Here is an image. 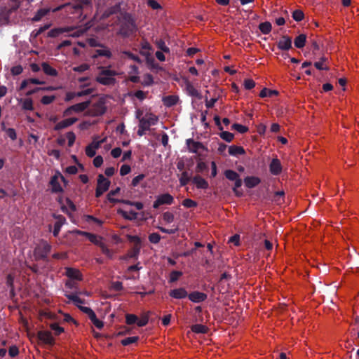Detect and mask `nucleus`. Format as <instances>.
Returning a JSON list of instances; mask_svg holds the SVG:
<instances>
[{"label": "nucleus", "instance_id": "nucleus-1", "mask_svg": "<svg viewBox=\"0 0 359 359\" xmlns=\"http://www.w3.org/2000/svg\"><path fill=\"white\" fill-rule=\"evenodd\" d=\"M100 72L95 78V81L104 86H114L116 82V76L118 73L116 70L109 69V68L100 66L98 67Z\"/></svg>", "mask_w": 359, "mask_h": 359}, {"label": "nucleus", "instance_id": "nucleus-2", "mask_svg": "<svg viewBox=\"0 0 359 359\" xmlns=\"http://www.w3.org/2000/svg\"><path fill=\"white\" fill-rule=\"evenodd\" d=\"M135 20L130 13H125L120 25L119 34L123 37H128L136 32Z\"/></svg>", "mask_w": 359, "mask_h": 359}, {"label": "nucleus", "instance_id": "nucleus-3", "mask_svg": "<svg viewBox=\"0 0 359 359\" xmlns=\"http://www.w3.org/2000/svg\"><path fill=\"white\" fill-rule=\"evenodd\" d=\"M51 250V245L47 241H42L34 250V256L36 260H46L48 255Z\"/></svg>", "mask_w": 359, "mask_h": 359}, {"label": "nucleus", "instance_id": "nucleus-4", "mask_svg": "<svg viewBox=\"0 0 359 359\" xmlns=\"http://www.w3.org/2000/svg\"><path fill=\"white\" fill-rule=\"evenodd\" d=\"M174 202L173 196L168 194H160L156 197V201L153 203V208L158 209L161 205H171Z\"/></svg>", "mask_w": 359, "mask_h": 359}, {"label": "nucleus", "instance_id": "nucleus-5", "mask_svg": "<svg viewBox=\"0 0 359 359\" xmlns=\"http://www.w3.org/2000/svg\"><path fill=\"white\" fill-rule=\"evenodd\" d=\"M107 111V107L103 100H99L93 104L90 113L93 116H99L103 115Z\"/></svg>", "mask_w": 359, "mask_h": 359}, {"label": "nucleus", "instance_id": "nucleus-6", "mask_svg": "<svg viewBox=\"0 0 359 359\" xmlns=\"http://www.w3.org/2000/svg\"><path fill=\"white\" fill-rule=\"evenodd\" d=\"M186 144L188 148V151L191 153L197 154L200 149L205 150V146L200 142H196L193 139H187L186 140Z\"/></svg>", "mask_w": 359, "mask_h": 359}, {"label": "nucleus", "instance_id": "nucleus-7", "mask_svg": "<svg viewBox=\"0 0 359 359\" xmlns=\"http://www.w3.org/2000/svg\"><path fill=\"white\" fill-rule=\"evenodd\" d=\"M60 172L57 171L55 174L51 177L50 180V185L51 186V191L53 193H62L63 189L59 183Z\"/></svg>", "mask_w": 359, "mask_h": 359}, {"label": "nucleus", "instance_id": "nucleus-8", "mask_svg": "<svg viewBox=\"0 0 359 359\" xmlns=\"http://www.w3.org/2000/svg\"><path fill=\"white\" fill-rule=\"evenodd\" d=\"M154 48L152 46L146 39H142L140 43L139 53L141 55L147 57L150 55H152Z\"/></svg>", "mask_w": 359, "mask_h": 359}, {"label": "nucleus", "instance_id": "nucleus-9", "mask_svg": "<svg viewBox=\"0 0 359 359\" xmlns=\"http://www.w3.org/2000/svg\"><path fill=\"white\" fill-rule=\"evenodd\" d=\"M53 217L57 220L54 224V229L53 231V234L55 237H57L60 233L62 226L66 223V219L62 215L53 214Z\"/></svg>", "mask_w": 359, "mask_h": 359}, {"label": "nucleus", "instance_id": "nucleus-10", "mask_svg": "<svg viewBox=\"0 0 359 359\" xmlns=\"http://www.w3.org/2000/svg\"><path fill=\"white\" fill-rule=\"evenodd\" d=\"M38 339L46 344L50 346L54 345L55 340L52 336V334L49 331H39L37 334Z\"/></svg>", "mask_w": 359, "mask_h": 359}, {"label": "nucleus", "instance_id": "nucleus-11", "mask_svg": "<svg viewBox=\"0 0 359 359\" xmlns=\"http://www.w3.org/2000/svg\"><path fill=\"white\" fill-rule=\"evenodd\" d=\"M283 170L280 161L277 158H273L269 164V171L273 175H278Z\"/></svg>", "mask_w": 359, "mask_h": 359}, {"label": "nucleus", "instance_id": "nucleus-12", "mask_svg": "<svg viewBox=\"0 0 359 359\" xmlns=\"http://www.w3.org/2000/svg\"><path fill=\"white\" fill-rule=\"evenodd\" d=\"M278 49L281 50H288L292 48V39L291 37L283 35L281 36L279 41L277 43Z\"/></svg>", "mask_w": 359, "mask_h": 359}, {"label": "nucleus", "instance_id": "nucleus-13", "mask_svg": "<svg viewBox=\"0 0 359 359\" xmlns=\"http://www.w3.org/2000/svg\"><path fill=\"white\" fill-rule=\"evenodd\" d=\"M208 296L205 293L194 291L188 294L189 299L194 303H201L204 302L207 299Z\"/></svg>", "mask_w": 359, "mask_h": 359}, {"label": "nucleus", "instance_id": "nucleus-14", "mask_svg": "<svg viewBox=\"0 0 359 359\" xmlns=\"http://www.w3.org/2000/svg\"><path fill=\"white\" fill-rule=\"evenodd\" d=\"M184 82L186 90H187V93L189 94V95H190L191 97H196V98L201 97V93H199V91L194 88V85L189 81V79H187V78H184Z\"/></svg>", "mask_w": 359, "mask_h": 359}, {"label": "nucleus", "instance_id": "nucleus-15", "mask_svg": "<svg viewBox=\"0 0 359 359\" xmlns=\"http://www.w3.org/2000/svg\"><path fill=\"white\" fill-rule=\"evenodd\" d=\"M77 121H78V118H75V117L66 118L65 120L61 121L58 123H57L54 127V130H60L63 128H67V127L73 125L74 123H75Z\"/></svg>", "mask_w": 359, "mask_h": 359}, {"label": "nucleus", "instance_id": "nucleus-16", "mask_svg": "<svg viewBox=\"0 0 359 359\" xmlns=\"http://www.w3.org/2000/svg\"><path fill=\"white\" fill-rule=\"evenodd\" d=\"M169 295L172 298L182 299L188 297V292L184 287H180L171 290L169 292Z\"/></svg>", "mask_w": 359, "mask_h": 359}, {"label": "nucleus", "instance_id": "nucleus-17", "mask_svg": "<svg viewBox=\"0 0 359 359\" xmlns=\"http://www.w3.org/2000/svg\"><path fill=\"white\" fill-rule=\"evenodd\" d=\"M192 182L199 189H207L209 187L208 182L200 175L194 176L192 178Z\"/></svg>", "mask_w": 359, "mask_h": 359}, {"label": "nucleus", "instance_id": "nucleus-18", "mask_svg": "<svg viewBox=\"0 0 359 359\" xmlns=\"http://www.w3.org/2000/svg\"><path fill=\"white\" fill-rule=\"evenodd\" d=\"M102 49H96L94 51L93 55H92L93 59H96L98 57H105L107 58H111L112 57V53L111 50L105 47H102Z\"/></svg>", "mask_w": 359, "mask_h": 359}, {"label": "nucleus", "instance_id": "nucleus-19", "mask_svg": "<svg viewBox=\"0 0 359 359\" xmlns=\"http://www.w3.org/2000/svg\"><path fill=\"white\" fill-rule=\"evenodd\" d=\"M72 7L76 11L90 9L92 7L91 0H78Z\"/></svg>", "mask_w": 359, "mask_h": 359}, {"label": "nucleus", "instance_id": "nucleus-20", "mask_svg": "<svg viewBox=\"0 0 359 359\" xmlns=\"http://www.w3.org/2000/svg\"><path fill=\"white\" fill-rule=\"evenodd\" d=\"M65 274L68 278H69L71 279L78 280H82V274L78 269L71 268V267H67V268H66Z\"/></svg>", "mask_w": 359, "mask_h": 359}, {"label": "nucleus", "instance_id": "nucleus-21", "mask_svg": "<svg viewBox=\"0 0 359 359\" xmlns=\"http://www.w3.org/2000/svg\"><path fill=\"white\" fill-rule=\"evenodd\" d=\"M110 186V181L105 178L102 174H100L97 177V187L100 188L102 191H106L109 189Z\"/></svg>", "mask_w": 359, "mask_h": 359}, {"label": "nucleus", "instance_id": "nucleus-22", "mask_svg": "<svg viewBox=\"0 0 359 359\" xmlns=\"http://www.w3.org/2000/svg\"><path fill=\"white\" fill-rule=\"evenodd\" d=\"M261 182L258 177L248 176L244 179V183L248 188L252 189L257 186Z\"/></svg>", "mask_w": 359, "mask_h": 359}, {"label": "nucleus", "instance_id": "nucleus-23", "mask_svg": "<svg viewBox=\"0 0 359 359\" xmlns=\"http://www.w3.org/2000/svg\"><path fill=\"white\" fill-rule=\"evenodd\" d=\"M162 101L163 104L167 107H171L175 105L178 101L179 97L177 95H168L163 97Z\"/></svg>", "mask_w": 359, "mask_h": 359}, {"label": "nucleus", "instance_id": "nucleus-24", "mask_svg": "<svg viewBox=\"0 0 359 359\" xmlns=\"http://www.w3.org/2000/svg\"><path fill=\"white\" fill-rule=\"evenodd\" d=\"M150 126L146 123L144 120V117L140 118V122L138 125L137 135L140 137L145 135L146 132L149 130Z\"/></svg>", "mask_w": 359, "mask_h": 359}, {"label": "nucleus", "instance_id": "nucleus-25", "mask_svg": "<svg viewBox=\"0 0 359 359\" xmlns=\"http://www.w3.org/2000/svg\"><path fill=\"white\" fill-rule=\"evenodd\" d=\"M41 69L43 71V72L48 75L51 76H57L58 74L57 71L52 67L47 62H42L41 64Z\"/></svg>", "mask_w": 359, "mask_h": 359}, {"label": "nucleus", "instance_id": "nucleus-26", "mask_svg": "<svg viewBox=\"0 0 359 359\" xmlns=\"http://www.w3.org/2000/svg\"><path fill=\"white\" fill-rule=\"evenodd\" d=\"M229 154L232 156H237L245 154V151L241 146L231 145L229 147Z\"/></svg>", "mask_w": 359, "mask_h": 359}, {"label": "nucleus", "instance_id": "nucleus-27", "mask_svg": "<svg viewBox=\"0 0 359 359\" xmlns=\"http://www.w3.org/2000/svg\"><path fill=\"white\" fill-rule=\"evenodd\" d=\"M90 104V101H85L71 106V109L74 112H82L85 111Z\"/></svg>", "mask_w": 359, "mask_h": 359}, {"label": "nucleus", "instance_id": "nucleus-28", "mask_svg": "<svg viewBox=\"0 0 359 359\" xmlns=\"http://www.w3.org/2000/svg\"><path fill=\"white\" fill-rule=\"evenodd\" d=\"M118 213L121 215L124 219L130 221H133L137 219V213L133 210H130L129 212L123 210L121 209L118 210Z\"/></svg>", "mask_w": 359, "mask_h": 359}, {"label": "nucleus", "instance_id": "nucleus-29", "mask_svg": "<svg viewBox=\"0 0 359 359\" xmlns=\"http://www.w3.org/2000/svg\"><path fill=\"white\" fill-rule=\"evenodd\" d=\"M50 11V8H40L37 11L34 16L32 18V22H39L43 17L46 15Z\"/></svg>", "mask_w": 359, "mask_h": 359}, {"label": "nucleus", "instance_id": "nucleus-30", "mask_svg": "<svg viewBox=\"0 0 359 359\" xmlns=\"http://www.w3.org/2000/svg\"><path fill=\"white\" fill-rule=\"evenodd\" d=\"M306 41V35L304 34H301L294 39V46L297 48H302L305 46Z\"/></svg>", "mask_w": 359, "mask_h": 359}, {"label": "nucleus", "instance_id": "nucleus-31", "mask_svg": "<svg viewBox=\"0 0 359 359\" xmlns=\"http://www.w3.org/2000/svg\"><path fill=\"white\" fill-rule=\"evenodd\" d=\"M65 297L71 300L75 306H76L78 308L79 306H81L82 304L85 303V300L81 299L77 294H65Z\"/></svg>", "mask_w": 359, "mask_h": 359}, {"label": "nucleus", "instance_id": "nucleus-32", "mask_svg": "<svg viewBox=\"0 0 359 359\" xmlns=\"http://www.w3.org/2000/svg\"><path fill=\"white\" fill-rule=\"evenodd\" d=\"M191 330L193 332L197 334H205L208 331V327L202 324L193 325L191 327Z\"/></svg>", "mask_w": 359, "mask_h": 359}, {"label": "nucleus", "instance_id": "nucleus-33", "mask_svg": "<svg viewBox=\"0 0 359 359\" xmlns=\"http://www.w3.org/2000/svg\"><path fill=\"white\" fill-rule=\"evenodd\" d=\"M20 102L22 103V109L23 110H34L33 102L30 98L20 99Z\"/></svg>", "mask_w": 359, "mask_h": 359}, {"label": "nucleus", "instance_id": "nucleus-34", "mask_svg": "<svg viewBox=\"0 0 359 359\" xmlns=\"http://www.w3.org/2000/svg\"><path fill=\"white\" fill-rule=\"evenodd\" d=\"M86 237L92 243L100 246L103 243L102 242V238L101 236H98L94 233H88Z\"/></svg>", "mask_w": 359, "mask_h": 359}, {"label": "nucleus", "instance_id": "nucleus-35", "mask_svg": "<svg viewBox=\"0 0 359 359\" xmlns=\"http://www.w3.org/2000/svg\"><path fill=\"white\" fill-rule=\"evenodd\" d=\"M271 24L268 21L262 22L259 25V29L263 34H269L271 31Z\"/></svg>", "mask_w": 359, "mask_h": 359}, {"label": "nucleus", "instance_id": "nucleus-36", "mask_svg": "<svg viewBox=\"0 0 359 359\" xmlns=\"http://www.w3.org/2000/svg\"><path fill=\"white\" fill-rule=\"evenodd\" d=\"M191 180H192L189 172L187 171H183L181 174V177L179 179L180 186H186Z\"/></svg>", "mask_w": 359, "mask_h": 359}, {"label": "nucleus", "instance_id": "nucleus-37", "mask_svg": "<svg viewBox=\"0 0 359 359\" xmlns=\"http://www.w3.org/2000/svg\"><path fill=\"white\" fill-rule=\"evenodd\" d=\"M144 120L146 121V123L149 126H154L157 123L158 121V118L157 116L150 113L147 114L146 117H144Z\"/></svg>", "mask_w": 359, "mask_h": 359}, {"label": "nucleus", "instance_id": "nucleus-38", "mask_svg": "<svg viewBox=\"0 0 359 359\" xmlns=\"http://www.w3.org/2000/svg\"><path fill=\"white\" fill-rule=\"evenodd\" d=\"M278 95V92L276 90H270V89H268L266 88H264L260 93H259V96L261 97H273L274 95Z\"/></svg>", "mask_w": 359, "mask_h": 359}, {"label": "nucleus", "instance_id": "nucleus-39", "mask_svg": "<svg viewBox=\"0 0 359 359\" xmlns=\"http://www.w3.org/2000/svg\"><path fill=\"white\" fill-rule=\"evenodd\" d=\"M224 176L230 181H235L240 177L239 175L233 170H226L224 171Z\"/></svg>", "mask_w": 359, "mask_h": 359}, {"label": "nucleus", "instance_id": "nucleus-40", "mask_svg": "<svg viewBox=\"0 0 359 359\" xmlns=\"http://www.w3.org/2000/svg\"><path fill=\"white\" fill-rule=\"evenodd\" d=\"M122 54L128 57L129 59L136 62L138 64L142 63V60H141V58L137 55L133 54L130 51L124 50L122 52Z\"/></svg>", "mask_w": 359, "mask_h": 359}, {"label": "nucleus", "instance_id": "nucleus-41", "mask_svg": "<svg viewBox=\"0 0 359 359\" xmlns=\"http://www.w3.org/2000/svg\"><path fill=\"white\" fill-rule=\"evenodd\" d=\"M141 249V245H134L132 250L128 252V257L130 258H134L137 259L140 252Z\"/></svg>", "mask_w": 359, "mask_h": 359}, {"label": "nucleus", "instance_id": "nucleus-42", "mask_svg": "<svg viewBox=\"0 0 359 359\" xmlns=\"http://www.w3.org/2000/svg\"><path fill=\"white\" fill-rule=\"evenodd\" d=\"M292 17L294 19V20L297 22H300L304 18V13L302 10L297 9L292 11Z\"/></svg>", "mask_w": 359, "mask_h": 359}, {"label": "nucleus", "instance_id": "nucleus-43", "mask_svg": "<svg viewBox=\"0 0 359 359\" xmlns=\"http://www.w3.org/2000/svg\"><path fill=\"white\" fill-rule=\"evenodd\" d=\"M149 314H150V312H148L147 313L143 314L141 316L140 319L137 318V325L139 327H144V326H145L148 323V322H149Z\"/></svg>", "mask_w": 359, "mask_h": 359}, {"label": "nucleus", "instance_id": "nucleus-44", "mask_svg": "<svg viewBox=\"0 0 359 359\" xmlns=\"http://www.w3.org/2000/svg\"><path fill=\"white\" fill-rule=\"evenodd\" d=\"M234 182V187H233V191L236 196H241L243 195V192L238 190V188L241 187L243 184L242 180L239 177Z\"/></svg>", "mask_w": 359, "mask_h": 359}, {"label": "nucleus", "instance_id": "nucleus-45", "mask_svg": "<svg viewBox=\"0 0 359 359\" xmlns=\"http://www.w3.org/2000/svg\"><path fill=\"white\" fill-rule=\"evenodd\" d=\"M156 46L158 49L165 53H170V48L166 46L165 41L163 39H159L156 42Z\"/></svg>", "mask_w": 359, "mask_h": 359}, {"label": "nucleus", "instance_id": "nucleus-46", "mask_svg": "<svg viewBox=\"0 0 359 359\" xmlns=\"http://www.w3.org/2000/svg\"><path fill=\"white\" fill-rule=\"evenodd\" d=\"M219 137L224 141L231 142L234 137V135L230 132L222 131L219 133Z\"/></svg>", "mask_w": 359, "mask_h": 359}, {"label": "nucleus", "instance_id": "nucleus-47", "mask_svg": "<svg viewBox=\"0 0 359 359\" xmlns=\"http://www.w3.org/2000/svg\"><path fill=\"white\" fill-rule=\"evenodd\" d=\"M182 272L180 271H172L170 273V283H175L178 280V279L182 276Z\"/></svg>", "mask_w": 359, "mask_h": 359}, {"label": "nucleus", "instance_id": "nucleus-48", "mask_svg": "<svg viewBox=\"0 0 359 359\" xmlns=\"http://www.w3.org/2000/svg\"><path fill=\"white\" fill-rule=\"evenodd\" d=\"M231 130H235L239 133L243 134L248 131V128L239 123H233Z\"/></svg>", "mask_w": 359, "mask_h": 359}, {"label": "nucleus", "instance_id": "nucleus-49", "mask_svg": "<svg viewBox=\"0 0 359 359\" xmlns=\"http://www.w3.org/2000/svg\"><path fill=\"white\" fill-rule=\"evenodd\" d=\"M138 340H139L138 337H136V336L135 337H126V338L122 339L121 341V344L123 346H126L131 344L137 342Z\"/></svg>", "mask_w": 359, "mask_h": 359}, {"label": "nucleus", "instance_id": "nucleus-50", "mask_svg": "<svg viewBox=\"0 0 359 359\" xmlns=\"http://www.w3.org/2000/svg\"><path fill=\"white\" fill-rule=\"evenodd\" d=\"M327 60V58L325 57H321L320 61L316 62L314 63V66L316 69L319 70H328L329 68L327 67H323V63Z\"/></svg>", "mask_w": 359, "mask_h": 359}, {"label": "nucleus", "instance_id": "nucleus-51", "mask_svg": "<svg viewBox=\"0 0 359 359\" xmlns=\"http://www.w3.org/2000/svg\"><path fill=\"white\" fill-rule=\"evenodd\" d=\"M64 32V29L62 28H54L48 32V36L55 38L58 36L60 34Z\"/></svg>", "mask_w": 359, "mask_h": 359}, {"label": "nucleus", "instance_id": "nucleus-52", "mask_svg": "<svg viewBox=\"0 0 359 359\" xmlns=\"http://www.w3.org/2000/svg\"><path fill=\"white\" fill-rule=\"evenodd\" d=\"M161 235L158 233H152L149 235V241L150 243L157 244L161 240Z\"/></svg>", "mask_w": 359, "mask_h": 359}, {"label": "nucleus", "instance_id": "nucleus-53", "mask_svg": "<svg viewBox=\"0 0 359 359\" xmlns=\"http://www.w3.org/2000/svg\"><path fill=\"white\" fill-rule=\"evenodd\" d=\"M137 316L135 314H126V323L128 325H133L135 323H137Z\"/></svg>", "mask_w": 359, "mask_h": 359}, {"label": "nucleus", "instance_id": "nucleus-54", "mask_svg": "<svg viewBox=\"0 0 359 359\" xmlns=\"http://www.w3.org/2000/svg\"><path fill=\"white\" fill-rule=\"evenodd\" d=\"M100 248H101L102 252L107 257L110 259L113 257V252L109 250L104 243L100 246Z\"/></svg>", "mask_w": 359, "mask_h": 359}, {"label": "nucleus", "instance_id": "nucleus-55", "mask_svg": "<svg viewBox=\"0 0 359 359\" xmlns=\"http://www.w3.org/2000/svg\"><path fill=\"white\" fill-rule=\"evenodd\" d=\"M182 205L187 208H195L197 206V203L190 198H186L182 201Z\"/></svg>", "mask_w": 359, "mask_h": 359}, {"label": "nucleus", "instance_id": "nucleus-56", "mask_svg": "<svg viewBox=\"0 0 359 359\" xmlns=\"http://www.w3.org/2000/svg\"><path fill=\"white\" fill-rule=\"evenodd\" d=\"M145 177L146 175L144 174H140L135 177L131 182V186L133 187H137L139 183L145 178Z\"/></svg>", "mask_w": 359, "mask_h": 359}, {"label": "nucleus", "instance_id": "nucleus-57", "mask_svg": "<svg viewBox=\"0 0 359 359\" xmlns=\"http://www.w3.org/2000/svg\"><path fill=\"white\" fill-rule=\"evenodd\" d=\"M154 83V79L151 74H147L145 75V78L144 81L142 82V85L144 86H150Z\"/></svg>", "mask_w": 359, "mask_h": 359}, {"label": "nucleus", "instance_id": "nucleus-58", "mask_svg": "<svg viewBox=\"0 0 359 359\" xmlns=\"http://www.w3.org/2000/svg\"><path fill=\"white\" fill-rule=\"evenodd\" d=\"M174 215L170 212H165L163 214V219L167 223H171L174 221Z\"/></svg>", "mask_w": 359, "mask_h": 359}, {"label": "nucleus", "instance_id": "nucleus-59", "mask_svg": "<svg viewBox=\"0 0 359 359\" xmlns=\"http://www.w3.org/2000/svg\"><path fill=\"white\" fill-rule=\"evenodd\" d=\"M55 100V97L54 95H44L42 97L41 102L43 104H49L52 103Z\"/></svg>", "mask_w": 359, "mask_h": 359}, {"label": "nucleus", "instance_id": "nucleus-60", "mask_svg": "<svg viewBox=\"0 0 359 359\" xmlns=\"http://www.w3.org/2000/svg\"><path fill=\"white\" fill-rule=\"evenodd\" d=\"M50 329L55 332V335H59L64 332V328L57 323H52L50 325Z\"/></svg>", "mask_w": 359, "mask_h": 359}, {"label": "nucleus", "instance_id": "nucleus-61", "mask_svg": "<svg viewBox=\"0 0 359 359\" xmlns=\"http://www.w3.org/2000/svg\"><path fill=\"white\" fill-rule=\"evenodd\" d=\"M6 131V135L9 137L12 140H15L17 138L16 131L14 128H9L7 129H4Z\"/></svg>", "mask_w": 359, "mask_h": 359}, {"label": "nucleus", "instance_id": "nucleus-62", "mask_svg": "<svg viewBox=\"0 0 359 359\" xmlns=\"http://www.w3.org/2000/svg\"><path fill=\"white\" fill-rule=\"evenodd\" d=\"M67 138L68 140V146L72 147L76 140V135L72 131L68 132L67 133Z\"/></svg>", "mask_w": 359, "mask_h": 359}, {"label": "nucleus", "instance_id": "nucleus-63", "mask_svg": "<svg viewBox=\"0 0 359 359\" xmlns=\"http://www.w3.org/2000/svg\"><path fill=\"white\" fill-rule=\"evenodd\" d=\"M86 154L88 157H93L95 156V149L93 147L92 144H89L86 148Z\"/></svg>", "mask_w": 359, "mask_h": 359}, {"label": "nucleus", "instance_id": "nucleus-64", "mask_svg": "<svg viewBox=\"0 0 359 359\" xmlns=\"http://www.w3.org/2000/svg\"><path fill=\"white\" fill-rule=\"evenodd\" d=\"M23 71L22 67L21 65H16L11 68V72L13 76H18Z\"/></svg>", "mask_w": 359, "mask_h": 359}]
</instances>
